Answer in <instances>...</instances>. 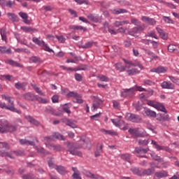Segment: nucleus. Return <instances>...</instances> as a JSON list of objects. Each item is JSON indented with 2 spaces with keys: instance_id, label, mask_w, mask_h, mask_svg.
<instances>
[{
  "instance_id": "1",
  "label": "nucleus",
  "mask_w": 179,
  "mask_h": 179,
  "mask_svg": "<svg viewBox=\"0 0 179 179\" xmlns=\"http://www.w3.org/2000/svg\"><path fill=\"white\" fill-rule=\"evenodd\" d=\"M2 99L6 100L9 105H6L4 103L3 108L6 110H9V111H13V113H17V114H22V111L17 110L15 108V103L13 101V98L8 94H3L1 95Z\"/></svg>"
},
{
  "instance_id": "2",
  "label": "nucleus",
  "mask_w": 179,
  "mask_h": 179,
  "mask_svg": "<svg viewBox=\"0 0 179 179\" xmlns=\"http://www.w3.org/2000/svg\"><path fill=\"white\" fill-rule=\"evenodd\" d=\"M32 41L33 43H34V44H36L37 45H39V47H41L44 51H47L48 52H54V50L50 48V46H48V44L45 43L44 41L40 40L38 39V38H36V37H33Z\"/></svg>"
},
{
  "instance_id": "3",
  "label": "nucleus",
  "mask_w": 179,
  "mask_h": 179,
  "mask_svg": "<svg viewBox=\"0 0 179 179\" xmlns=\"http://www.w3.org/2000/svg\"><path fill=\"white\" fill-rule=\"evenodd\" d=\"M145 24L134 27L128 31V34H129V36H132L133 37H135L136 34L142 33V31L145 30Z\"/></svg>"
},
{
  "instance_id": "4",
  "label": "nucleus",
  "mask_w": 179,
  "mask_h": 179,
  "mask_svg": "<svg viewBox=\"0 0 179 179\" xmlns=\"http://www.w3.org/2000/svg\"><path fill=\"white\" fill-rule=\"evenodd\" d=\"M135 92H136V87H133L129 89H124L121 92L122 97H132L134 94H135Z\"/></svg>"
},
{
  "instance_id": "5",
  "label": "nucleus",
  "mask_w": 179,
  "mask_h": 179,
  "mask_svg": "<svg viewBox=\"0 0 179 179\" xmlns=\"http://www.w3.org/2000/svg\"><path fill=\"white\" fill-rule=\"evenodd\" d=\"M68 150L70 155H73V156H78L79 157H82V152L78 151L73 148V144L69 143L67 145Z\"/></svg>"
},
{
  "instance_id": "6",
  "label": "nucleus",
  "mask_w": 179,
  "mask_h": 179,
  "mask_svg": "<svg viewBox=\"0 0 179 179\" xmlns=\"http://www.w3.org/2000/svg\"><path fill=\"white\" fill-rule=\"evenodd\" d=\"M127 119L131 122H141L142 121V117L138 115H135L133 113H127Z\"/></svg>"
},
{
  "instance_id": "7",
  "label": "nucleus",
  "mask_w": 179,
  "mask_h": 179,
  "mask_svg": "<svg viewBox=\"0 0 179 179\" xmlns=\"http://www.w3.org/2000/svg\"><path fill=\"white\" fill-rule=\"evenodd\" d=\"M45 113H47L48 114H52V115H55V117H61V115H62V111L57 113V110L50 106L46 108Z\"/></svg>"
},
{
  "instance_id": "8",
  "label": "nucleus",
  "mask_w": 179,
  "mask_h": 179,
  "mask_svg": "<svg viewBox=\"0 0 179 179\" xmlns=\"http://www.w3.org/2000/svg\"><path fill=\"white\" fill-rule=\"evenodd\" d=\"M95 99L93 101L92 106V111H95L98 108H100V105L103 104V101L100 99L94 96Z\"/></svg>"
},
{
  "instance_id": "9",
  "label": "nucleus",
  "mask_w": 179,
  "mask_h": 179,
  "mask_svg": "<svg viewBox=\"0 0 179 179\" xmlns=\"http://www.w3.org/2000/svg\"><path fill=\"white\" fill-rule=\"evenodd\" d=\"M9 122L5 119L0 120V132L1 134H5V131L3 130L6 131L8 127H9Z\"/></svg>"
},
{
  "instance_id": "10",
  "label": "nucleus",
  "mask_w": 179,
  "mask_h": 179,
  "mask_svg": "<svg viewBox=\"0 0 179 179\" xmlns=\"http://www.w3.org/2000/svg\"><path fill=\"white\" fill-rule=\"evenodd\" d=\"M55 170L59 173V174H61L62 176H65L69 173L68 170H66V168L62 165H57L55 166Z\"/></svg>"
},
{
  "instance_id": "11",
  "label": "nucleus",
  "mask_w": 179,
  "mask_h": 179,
  "mask_svg": "<svg viewBox=\"0 0 179 179\" xmlns=\"http://www.w3.org/2000/svg\"><path fill=\"white\" fill-rule=\"evenodd\" d=\"M22 97L24 100H28L29 101H34V100H36L37 97V95H35L34 94H32L30 92H27V93L23 94Z\"/></svg>"
},
{
  "instance_id": "12",
  "label": "nucleus",
  "mask_w": 179,
  "mask_h": 179,
  "mask_svg": "<svg viewBox=\"0 0 179 179\" xmlns=\"http://www.w3.org/2000/svg\"><path fill=\"white\" fill-rule=\"evenodd\" d=\"M84 174L88 177L89 178H94V179H104V178L99 174L92 173V172L89 171H85Z\"/></svg>"
},
{
  "instance_id": "13",
  "label": "nucleus",
  "mask_w": 179,
  "mask_h": 179,
  "mask_svg": "<svg viewBox=\"0 0 179 179\" xmlns=\"http://www.w3.org/2000/svg\"><path fill=\"white\" fill-rule=\"evenodd\" d=\"M150 72H154L155 73H166V72H167V67L159 66L151 69Z\"/></svg>"
},
{
  "instance_id": "14",
  "label": "nucleus",
  "mask_w": 179,
  "mask_h": 179,
  "mask_svg": "<svg viewBox=\"0 0 179 179\" xmlns=\"http://www.w3.org/2000/svg\"><path fill=\"white\" fill-rule=\"evenodd\" d=\"M141 20L145 23L150 24L151 26H155V24H156V20H155V18H150L148 16H143L141 17Z\"/></svg>"
},
{
  "instance_id": "15",
  "label": "nucleus",
  "mask_w": 179,
  "mask_h": 179,
  "mask_svg": "<svg viewBox=\"0 0 179 179\" xmlns=\"http://www.w3.org/2000/svg\"><path fill=\"white\" fill-rule=\"evenodd\" d=\"M87 17L91 22H94L95 23H100L101 22V17L96 14H89Z\"/></svg>"
},
{
  "instance_id": "16",
  "label": "nucleus",
  "mask_w": 179,
  "mask_h": 179,
  "mask_svg": "<svg viewBox=\"0 0 179 179\" xmlns=\"http://www.w3.org/2000/svg\"><path fill=\"white\" fill-rule=\"evenodd\" d=\"M152 145H153V146H155V149H157V150H166V152H171V149H170L169 148H164V147H162L160 146L159 144H157V142L155 141H152L151 142Z\"/></svg>"
},
{
  "instance_id": "17",
  "label": "nucleus",
  "mask_w": 179,
  "mask_h": 179,
  "mask_svg": "<svg viewBox=\"0 0 179 179\" xmlns=\"http://www.w3.org/2000/svg\"><path fill=\"white\" fill-rule=\"evenodd\" d=\"M112 15H121V13H128V10L125 8H115L110 9Z\"/></svg>"
},
{
  "instance_id": "18",
  "label": "nucleus",
  "mask_w": 179,
  "mask_h": 179,
  "mask_svg": "<svg viewBox=\"0 0 179 179\" xmlns=\"http://www.w3.org/2000/svg\"><path fill=\"white\" fill-rule=\"evenodd\" d=\"M129 133L131 134L133 138H142V134L139 133L136 129H129Z\"/></svg>"
},
{
  "instance_id": "19",
  "label": "nucleus",
  "mask_w": 179,
  "mask_h": 179,
  "mask_svg": "<svg viewBox=\"0 0 179 179\" xmlns=\"http://www.w3.org/2000/svg\"><path fill=\"white\" fill-rule=\"evenodd\" d=\"M143 113L144 115H146L147 117H152V118H156V112L151 110L148 108H144Z\"/></svg>"
},
{
  "instance_id": "20",
  "label": "nucleus",
  "mask_w": 179,
  "mask_h": 179,
  "mask_svg": "<svg viewBox=\"0 0 179 179\" xmlns=\"http://www.w3.org/2000/svg\"><path fill=\"white\" fill-rule=\"evenodd\" d=\"M25 118L27 120L28 122H30L32 125H35V127H38V125H40V122L31 115H27L25 116Z\"/></svg>"
},
{
  "instance_id": "21",
  "label": "nucleus",
  "mask_w": 179,
  "mask_h": 179,
  "mask_svg": "<svg viewBox=\"0 0 179 179\" xmlns=\"http://www.w3.org/2000/svg\"><path fill=\"white\" fill-rule=\"evenodd\" d=\"M156 30L157 33L159 34L161 38H162V40H167V38H169V36L167 35V34L164 33V31H163V29L159 27H156Z\"/></svg>"
},
{
  "instance_id": "22",
  "label": "nucleus",
  "mask_w": 179,
  "mask_h": 179,
  "mask_svg": "<svg viewBox=\"0 0 179 179\" xmlns=\"http://www.w3.org/2000/svg\"><path fill=\"white\" fill-rule=\"evenodd\" d=\"M136 153H138V155H141L143 153V155H146V153H148V152H149V148H143L141 147H137L135 148V151Z\"/></svg>"
},
{
  "instance_id": "23",
  "label": "nucleus",
  "mask_w": 179,
  "mask_h": 179,
  "mask_svg": "<svg viewBox=\"0 0 179 179\" xmlns=\"http://www.w3.org/2000/svg\"><path fill=\"white\" fill-rule=\"evenodd\" d=\"M161 87H162V89H174V85L170 82L164 81L161 84Z\"/></svg>"
},
{
  "instance_id": "24",
  "label": "nucleus",
  "mask_w": 179,
  "mask_h": 179,
  "mask_svg": "<svg viewBox=\"0 0 179 179\" xmlns=\"http://www.w3.org/2000/svg\"><path fill=\"white\" fill-rule=\"evenodd\" d=\"M155 176H157V178H164L165 177L169 176V173L166 171H161L159 172H156Z\"/></svg>"
},
{
  "instance_id": "25",
  "label": "nucleus",
  "mask_w": 179,
  "mask_h": 179,
  "mask_svg": "<svg viewBox=\"0 0 179 179\" xmlns=\"http://www.w3.org/2000/svg\"><path fill=\"white\" fill-rule=\"evenodd\" d=\"M130 170L133 173V174H135V176H138V177H142L143 169L141 170V169H139V168L133 167Z\"/></svg>"
},
{
  "instance_id": "26",
  "label": "nucleus",
  "mask_w": 179,
  "mask_h": 179,
  "mask_svg": "<svg viewBox=\"0 0 179 179\" xmlns=\"http://www.w3.org/2000/svg\"><path fill=\"white\" fill-rule=\"evenodd\" d=\"M124 62H125V64H127L128 65H131V66H138V68H140V69H143V66L142 64H141V63L139 62H136V63H133L132 62L129 61V60H127V59H124Z\"/></svg>"
},
{
  "instance_id": "27",
  "label": "nucleus",
  "mask_w": 179,
  "mask_h": 179,
  "mask_svg": "<svg viewBox=\"0 0 179 179\" xmlns=\"http://www.w3.org/2000/svg\"><path fill=\"white\" fill-rule=\"evenodd\" d=\"M155 173V168L143 169V175L142 177L144 176H152V174Z\"/></svg>"
},
{
  "instance_id": "28",
  "label": "nucleus",
  "mask_w": 179,
  "mask_h": 179,
  "mask_svg": "<svg viewBox=\"0 0 179 179\" xmlns=\"http://www.w3.org/2000/svg\"><path fill=\"white\" fill-rule=\"evenodd\" d=\"M0 34L1 36V38L3 41H5V43H7L8 41V38L6 36V28L3 27L0 29Z\"/></svg>"
},
{
  "instance_id": "29",
  "label": "nucleus",
  "mask_w": 179,
  "mask_h": 179,
  "mask_svg": "<svg viewBox=\"0 0 179 179\" xmlns=\"http://www.w3.org/2000/svg\"><path fill=\"white\" fill-rule=\"evenodd\" d=\"M15 131H17V128L15 125L10 124H8L6 130H2L4 134H8V132H15Z\"/></svg>"
},
{
  "instance_id": "30",
  "label": "nucleus",
  "mask_w": 179,
  "mask_h": 179,
  "mask_svg": "<svg viewBox=\"0 0 179 179\" xmlns=\"http://www.w3.org/2000/svg\"><path fill=\"white\" fill-rule=\"evenodd\" d=\"M26 86H27V83H17L15 85V89H17V90H24Z\"/></svg>"
},
{
  "instance_id": "31",
  "label": "nucleus",
  "mask_w": 179,
  "mask_h": 179,
  "mask_svg": "<svg viewBox=\"0 0 179 179\" xmlns=\"http://www.w3.org/2000/svg\"><path fill=\"white\" fill-rule=\"evenodd\" d=\"M124 24H129V21L128 20H125L123 21H115L114 22L115 27H120V26H124Z\"/></svg>"
},
{
  "instance_id": "32",
  "label": "nucleus",
  "mask_w": 179,
  "mask_h": 179,
  "mask_svg": "<svg viewBox=\"0 0 179 179\" xmlns=\"http://www.w3.org/2000/svg\"><path fill=\"white\" fill-rule=\"evenodd\" d=\"M101 131L106 134V135H110L111 136H118V133H117V131H114L113 130H106L105 129H101Z\"/></svg>"
},
{
  "instance_id": "33",
  "label": "nucleus",
  "mask_w": 179,
  "mask_h": 179,
  "mask_svg": "<svg viewBox=\"0 0 179 179\" xmlns=\"http://www.w3.org/2000/svg\"><path fill=\"white\" fill-rule=\"evenodd\" d=\"M115 67L120 72H124V71H127V69L129 68L128 66H122L121 63L116 64Z\"/></svg>"
},
{
  "instance_id": "34",
  "label": "nucleus",
  "mask_w": 179,
  "mask_h": 179,
  "mask_svg": "<svg viewBox=\"0 0 179 179\" xmlns=\"http://www.w3.org/2000/svg\"><path fill=\"white\" fill-rule=\"evenodd\" d=\"M155 108H156L159 111H162V113H167V110H166L164 106H163V104H162L161 103L157 102L155 105Z\"/></svg>"
},
{
  "instance_id": "35",
  "label": "nucleus",
  "mask_w": 179,
  "mask_h": 179,
  "mask_svg": "<svg viewBox=\"0 0 179 179\" xmlns=\"http://www.w3.org/2000/svg\"><path fill=\"white\" fill-rule=\"evenodd\" d=\"M0 52L1 54H12V49L8 48L6 46H0Z\"/></svg>"
},
{
  "instance_id": "36",
  "label": "nucleus",
  "mask_w": 179,
  "mask_h": 179,
  "mask_svg": "<svg viewBox=\"0 0 179 179\" xmlns=\"http://www.w3.org/2000/svg\"><path fill=\"white\" fill-rule=\"evenodd\" d=\"M35 100H36V101H38V103H41V104H48V103H50V100L48 99H45V98H43L37 96Z\"/></svg>"
},
{
  "instance_id": "37",
  "label": "nucleus",
  "mask_w": 179,
  "mask_h": 179,
  "mask_svg": "<svg viewBox=\"0 0 179 179\" xmlns=\"http://www.w3.org/2000/svg\"><path fill=\"white\" fill-rule=\"evenodd\" d=\"M67 97H73L75 99H80L82 97V95L78 94L77 92H69V93L66 94Z\"/></svg>"
},
{
  "instance_id": "38",
  "label": "nucleus",
  "mask_w": 179,
  "mask_h": 179,
  "mask_svg": "<svg viewBox=\"0 0 179 179\" xmlns=\"http://www.w3.org/2000/svg\"><path fill=\"white\" fill-rule=\"evenodd\" d=\"M20 143L21 145H29V146H34V145H36L34 143V141H28L27 139H20Z\"/></svg>"
},
{
  "instance_id": "39",
  "label": "nucleus",
  "mask_w": 179,
  "mask_h": 179,
  "mask_svg": "<svg viewBox=\"0 0 179 179\" xmlns=\"http://www.w3.org/2000/svg\"><path fill=\"white\" fill-rule=\"evenodd\" d=\"M66 125L73 129L78 128V126L75 124V120H66Z\"/></svg>"
},
{
  "instance_id": "40",
  "label": "nucleus",
  "mask_w": 179,
  "mask_h": 179,
  "mask_svg": "<svg viewBox=\"0 0 179 179\" xmlns=\"http://www.w3.org/2000/svg\"><path fill=\"white\" fill-rule=\"evenodd\" d=\"M7 16L12 22H17L19 20L17 15L15 13H7Z\"/></svg>"
},
{
  "instance_id": "41",
  "label": "nucleus",
  "mask_w": 179,
  "mask_h": 179,
  "mask_svg": "<svg viewBox=\"0 0 179 179\" xmlns=\"http://www.w3.org/2000/svg\"><path fill=\"white\" fill-rule=\"evenodd\" d=\"M21 30L25 31V33H31L32 31H37V29H34L31 27H21Z\"/></svg>"
},
{
  "instance_id": "42",
  "label": "nucleus",
  "mask_w": 179,
  "mask_h": 179,
  "mask_svg": "<svg viewBox=\"0 0 179 179\" xmlns=\"http://www.w3.org/2000/svg\"><path fill=\"white\" fill-rule=\"evenodd\" d=\"M36 149L38 153H41L42 155H51V153L48 151H46L43 148L38 146L36 147Z\"/></svg>"
},
{
  "instance_id": "43",
  "label": "nucleus",
  "mask_w": 179,
  "mask_h": 179,
  "mask_svg": "<svg viewBox=\"0 0 179 179\" xmlns=\"http://www.w3.org/2000/svg\"><path fill=\"white\" fill-rule=\"evenodd\" d=\"M127 72L129 76H132L134 75H138L141 71H139L138 69H131L130 70H127Z\"/></svg>"
},
{
  "instance_id": "44",
  "label": "nucleus",
  "mask_w": 179,
  "mask_h": 179,
  "mask_svg": "<svg viewBox=\"0 0 179 179\" xmlns=\"http://www.w3.org/2000/svg\"><path fill=\"white\" fill-rule=\"evenodd\" d=\"M69 29H71V30H83V31H86V28L82 26L70 25Z\"/></svg>"
},
{
  "instance_id": "45",
  "label": "nucleus",
  "mask_w": 179,
  "mask_h": 179,
  "mask_svg": "<svg viewBox=\"0 0 179 179\" xmlns=\"http://www.w3.org/2000/svg\"><path fill=\"white\" fill-rule=\"evenodd\" d=\"M53 139H59V141H65V137L59 133H55L53 134Z\"/></svg>"
},
{
  "instance_id": "46",
  "label": "nucleus",
  "mask_w": 179,
  "mask_h": 179,
  "mask_svg": "<svg viewBox=\"0 0 179 179\" xmlns=\"http://www.w3.org/2000/svg\"><path fill=\"white\" fill-rule=\"evenodd\" d=\"M151 157L154 159L156 160V162H159V163H163V158L159 157L155 153L150 154Z\"/></svg>"
},
{
  "instance_id": "47",
  "label": "nucleus",
  "mask_w": 179,
  "mask_h": 179,
  "mask_svg": "<svg viewBox=\"0 0 179 179\" xmlns=\"http://www.w3.org/2000/svg\"><path fill=\"white\" fill-rule=\"evenodd\" d=\"M72 105L71 103H65L63 106V110L67 114H71V110H69V108L71 107Z\"/></svg>"
},
{
  "instance_id": "48",
  "label": "nucleus",
  "mask_w": 179,
  "mask_h": 179,
  "mask_svg": "<svg viewBox=\"0 0 179 179\" xmlns=\"http://www.w3.org/2000/svg\"><path fill=\"white\" fill-rule=\"evenodd\" d=\"M93 46V42H87L85 45H79V48H84V49H87V48H92Z\"/></svg>"
},
{
  "instance_id": "49",
  "label": "nucleus",
  "mask_w": 179,
  "mask_h": 179,
  "mask_svg": "<svg viewBox=\"0 0 179 179\" xmlns=\"http://www.w3.org/2000/svg\"><path fill=\"white\" fill-rule=\"evenodd\" d=\"M6 64H8V65H12L13 66H19V63L13 61V59H6L5 61Z\"/></svg>"
},
{
  "instance_id": "50",
  "label": "nucleus",
  "mask_w": 179,
  "mask_h": 179,
  "mask_svg": "<svg viewBox=\"0 0 179 179\" xmlns=\"http://www.w3.org/2000/svg\"><path fill=\"white\" fill-rule=\"evenodd\" d=\"M121 159L122 160H125L126 162H128L129 163H131V155L129 154H124L120 155Z\"/></svg>"
},
{
  "instance_id": "51",
  "label": "nucleus",
  "mask_w": 179,
  "mask_h": 179,
  "mask_svg": "<svg viewBox=\"0 0 179 179\" xmlns=\"http://www.w3.org/2000/svg\"><path fill=\"white\" fill-rule=\"evenodd\" d=\"M163 20L165 22V23H168L169 24H174V20L171 19L170 17L164 16Z\"/></svg>"
},
{
  "instance_id": "52",
  "label": "nucleus",
  "mask_w": 179,
  "mask_h": 179,
  "mask_svg": "<svg viewBox=\"0 0 179 179\" xmlns=\"http://www.w3.org/2000/svg\"><path fill=\"white\" fill-rule=\"evenodd\" d=\"M48 166L50 169H55V167H57V166H58V165H55V164H54V159H52V158H50L48 160Z\"/></svg>"
},
{
  "instance_id": "53",
  "label": "nucleus",
  "mask_w": 179,
  "mask_h": 179,
  "mask_svg": "<svg viewBox=\"0 0 179 179\" xmlns=\"http://www.w3.org/2000/svg\"><path fill=\"white\" fill-rule=\"evenodd\" d=\"M0 156L1 157H10V159H13L10 154H9V152H8L3 150H0Z\"/></svg>"
},
{
  "instance_id": "54",
  "label": "nucleus",
  "mask_w": 179,
  "mask_h": 179,
  "mask_svg": "<svg viewBox=\"0 0 179 179\" xmlns=\"http://www.w3.org/2000/svg\"><path fill=\"white\" fill-rule=\"evenodd\" d=\"M19 15L20 16V17H22L24 20V23H27V19L29 17V16L27 15V13L20 12Z\"/></svg>"
},
{
  "instance_id": "55",
  "label": "nucleus",
  "mask_w": 179,
  "mask_h": 179,
  "mask_svg": "<svg viewBox=\"0 0 179 179\" xmlns=\"http://www.w3.org/2000/svg\"><path fill=\"white\" fill-rule=\"evenodd\" d=\"M22 179H36V176L33 173H27L22 176Z\"/></svg>"
},
{
  "instance_id": "56",
  "label": "nucleus",
  "mask_w": 179,
  "mask_h": 179,
  "mask_svg": "<svg viewBox=\"0 0 179 179\" xmlns=\"http://www.w3.org/2000/svg\"><path fill=\"white\" fill-rule=\"evenodd\" d=\"M55 37L57 38V39L58 40L59 43H62V44H64L65 43V41H66V38L64 36H57L56 35Z\"/></svg>"
},
{
  "instance_id": "57",
  "label": "nucleus",
  "mask_w": 179,
  "mask_h": 179,
  "mask_svg": "<svg viewBox=\"0 0 179 179\" xmlns=\"http://www.w3.org/2000/svg\"><path fill=\"white\" fill-rule=\"evenodd\" d=\"M176 49L177 46L174 44H170L168 46V51H169V52H174V51H176Z\"/></svg>"
},
{
  "instance_id": "58",
  "label": "nucleus",
  "mask_w": 179,
  "mask_h": 179,
  "mask_svg": "<svg viewBox=\"0 0 179 179\" xmlns=\"http://www.w3.org/2000/svg\"><path fill=\"white\" fill-rule=\"evenodd\" d=\"M144 85H147L148 86H155L156 83L152 80H144Z\"/></svg>"
},
{
  "instance_id": "59",
  "label": "nucleus",
  "mask_w": 179,
  "mask_h": 179,
  "mask_svg": "<svg viewBox=\"0 0 179 179\" xmlns=\"http://www.w3.org/2000/svg\"><path fill=\"white\" fill-rule=\"evenodd\" d=\"M138 145H148L149 143V138H147V139H139L138 140Z\"/></svg>"
},
{
  "instance_id": "60",
  "label": "nucleus",
  "mask_w": 179,
  "mask_h": 179,
  "mask_svg": "<svg viewBox=\"0 0 179 179\" xmlns=\"http://www.w3.org/2000/svg\"><path fill=\"white\" fill-rule=\"evenodd\" d=\"M75 79L77 80V82H82L83 79V76H82L80 73H76L75 75Z\"/></svg>"
},
{
  "instance_id": "61",
  "label": "nucleus",
  "mask_w": 179,
  "mask_h": 179,
  "mask_svg": "<svg viewBox=\"0 0 179 179\" xmlns=\"http://www.w3.org/2000/svg\"><path fill=\"white\" fill-rule=\"evenodd\" d=\"M52 103H59V96L58 94H55L52 96Z\"/></svg>"
},
{
  "instance_id": "62",
  "label": "nucleus",
  "mask_w": 179,
  "mask_h": 179,
  "mask_svg": "<svg viewBox=\"0 0 179 179\" xmlns=\"http://www.w3.org/2000/svg\"><path fill=\"white\" fill-rule=\"evenodd\" d=\"M30 62H33L34 64H37V62H40V58L36 56H33L30 57Z\"/></svg>"
},
{
  "instance_id": "63",
  "label": "nucleus",
  "mask_w": 179,
  "mask_h": 179,
  "mask_svg": "<svg viewBox=\"0 0 179 179\" xmlns=\"http://www.w3.org/2000/svg\"><path fill=\"white\" fill-rule=\"evenodd\" d=\"M98 78L101 82H108L110 80L107 76L103 75L99 76Z\"/></svg>"
},
{
  "instance_id": "64",
  "label": "nucleus",
  "mask_w": 179,
  "mask_h": 179,
  "mask_svg": "<svg viewBox=\"0 0 179 179\" xmlns=\"http://www.w3.org/2000/svg\"><path fill=\"white\" fill-rule=\"evenodd\" d=\"M61 145H53V149L54 152H61Z\"/></svg>"
}]
</instances>
